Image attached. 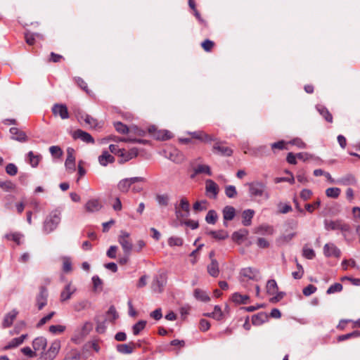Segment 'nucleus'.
<instances>
[{
    "mask_svg": "<svg viewBox=\"0 0 360 360\" xmlns=\"http://www.w3.org/2000/svg\"><path fill=\"white\" fill-rule=\"evenodd\" d=\"M61 220V212L58 210H53L46 217L43 224V230L46 233L53 231Z\"/></svg>",
    "mask_w": 360,
    "mask_h": 360,
    "instance_id": "f257e3e1",
    "label": "nucleus"
},
{
    "mask_svg": "<svg viewBox=\"0 0 360 360\" xmlns=\"http://www.w3.org/2000/svg\"><path fill=\"white\" fill-rule=\"evenodd\" d=\"M324 226L327 231H340L345 239L347 233H349L351 231L350 226L340 219L334 221L326 219L324 221Z\"/></svg>",
    "mask_w": 360,
    "mask_h": 360,
    "instance_id": "f03ea898",
    "label": "nucleus"
},
{
    "mask_svg": "<svg viewBox=\"0 0 360 360\" xmlns=\"http://www.w3.org/2000/svg\"><path fill=\"white\" fill-rule=\"evenodd\" d=\"M130 233L122 230L118 236L117 241L120 244L124 253L131 254L133 250L132 242L130 240Z\"/></svg>",
    "mask_w": 360,
    "mask_h": 360,
    "instance_id": "7ed1b4c3",
    "label": "nucleus"
},
{
    "mask_svg": "<svg viewBox=\"0 0 360 360\" xmlns=\"http://www.w3.org/2000/svg\"><path fill=\"white\" fill-rule=\"evenodd\" d=\"M60 349V342L53 341L46 352H42L39 360H53L55 359Z\"/></svg>",
    "mask_w": 360,
    "mask_h": 360,
    "instance_id": "20e7f679",
    "label": "nucleus"
},
{
    "mask_svg": "<svg viewBox=\"0 0 360 360\" xmlns=\"http://www.w3.org/2000/svg\"><path fill=\"white\" fill-rule=\"evenodd\" d=\"M144 179L140 176L126 178L120 181L117 184V188L122 193H127L131 186L136 182L143 181Z\"/></svg>",
    "mask_w": 360,
    "mask_h": 360,
    "instance_id": "39448f33",
    "label": "nucleus"
},
{
    "mask_svg": "<svg viewBox=\"0 0 360 360\" xmlns=\"http://www.w3.org/2000/svg\"><path fill=\"white\" fill-rule=\"evenodd\" d=\"M48 297L47 288L45 286H40L39 292L36 296V306L39 310H41L47 304Z\"/></svg>",
    "mask_w": 360,
    "mask_h": 360,
    "instance_id": "423d86ee",
    "label": "nucleus"
},
{
    "mask_svg": "<svg viewBox=\"0 0 360 360\" xmlns=\"http://www.w3.org/2000/svg\"><path fill=\"white\" fill-rule=\"evenodd\" d=\"M248 185L250 193L252 196L261 197L264 195L266 189L265 184L261 181H254L250 183Z\"/></svg>",
    "mask_w": 360,
    "mask_h": 360,
    "instance_id": "0eeeda50",
    "label": "nucleus"
},
{
    "mask_svg": "<svg viewBox=\"0 0 360 360\" xmlns=\"http://www.w3.org/2000/svg\"><path fill=\"white\" fill-rule=\"evenodd\" d=\"M139 155V150L137 148H131V149L127 150L124 148H122V152L120 154V160H119L120 164H123L126 162H128L135 158H136Z\"/></svg>",
    "mask_w": 360,
    "mask_h": 360,
    "instance_id": "6e6552de",
    "label": "nucleus"
},
{
    "mask_svg": "<svg viewBox=\"0 0 360 360\" xmlns=\"http://www.w3.org/2000/svg\"><path fill=\"white\" fill-rule=\"evenodd\" d=\"M164 153L165 158L175 163H181L184 160L183 154L175 148L165 150Z\"/></svg>",
    "mask_w": 360,
    "mask_h": 360,
    "instance_id": "1a4fd4ad",
    "label": "nucleus"
},
{
    "mask_svg": "<svg viewBox=\"0 0 360 360\" xmlns=\"http://www.w3.org/2000/svg\"><path fill=\"white\" fill-rule=\"evenodd\" d=\"M218 185L212 179H207L205 181V192L208 198L216 199L219 193Z\"/></svg>",
    "mask_w": 360,
    "mask_h": 360,
    "instance_id": "9d476101",
    "label": "nucleus"
},
{
    "mask_svg": "<svg viewBox=\"0 0 360 360\" xmlns=\"http://www.w3.org/2000/svg\"><path fill=\"white\" fill-rule=\"evenodd\" d=\"M148 132L150 134L153 133V136L157 140L166 141L172 139V134L171 131L168 130L156 131V129L154 126L148 128Z\"/></svg>",
    "mask_w": 360,
    "mask_h": 360,
    "instance_id": "9b49d317",
    "label": "nucleus"
},
{
    "mask_svg": "<svg viewBox=\"0 0 360 360\" xmlns=\"http://www.w3.org/2000/svg\"><path fill=\"white\" fill-rule=\"evenodd\" d=\"M323 254L326 257L339 258L341 256V251L334 243H330L324 245Z\"/></svg>",
    "mask_w": 360,
    "mask_h": 360,
    "instance_id": "f8f14e48",
    "label": "nucleus"
},
{
    "mask_svg": "<svg viewBox=\"0 0 360 360\" xmlns=\"http://www.w3.org/2000/svg\"><path fill=\"white\" fill-rule=\"evenodd\" d=\"M52 112L55 116H59L62 120L69 118L68 110L65 104H54L52 107Z\"/></svg>",
    "mask_w": 360,
    "mask_h": 360,
    "instance_id": "ddd939ff",
    "label": "nucleus"
},
{
    "mask_svg": "<svg viewBox=\"0 0 360 360\" xmlns=\"http://www.w3.org/2000/svg\"><path fill=\"white\" fill-rule=\"evenodd\" d=\"M212 151L216 154L226 157H229L233 154V150L231 148L220 142L214 143Z\"/></svg>",
    "mask_w": 360,
    "mask_h": 360,
    "instance_id": "4468645a",
    "label": "nucleus"
},
{
    "mask_svg": "<svg viewBox=\"0 0 360 360\" xmlns=\"http://www.w3.org/2000/svg\"><path fill=\"white\" fill-rule=\"evenodd\" d=\"M72 138L74 139H80L86 143H94L95 142L94 138L90 134L82 129L75 130L72 133Z\"/></svg>",
    "mask_w": 360,
    "mask_h": 360,
    "instance_id": "2eb2a0df",
    "label": "nucleus"
},
{
    "mask_svg": "<svg viewBox=\"0 0 360 360\" xmlns=\"http://www.w3.org/2000/svg\"><path fill=\"white\" fill-rule=\"evenodd\" d=\"M222 214L224 219V226L227 227V221H231L234 219L236 214V210L233 206L226 205L222 210Z\"/></svg>",
    "mask_w": 360,
    "mask_h": 360,
    "instance_id": "dca6fc26",
    "label": "nucleus"
},
{
    "mask_svg": "<svg viewBox=\"0 0 360 360\" xmlns=\"http://www.w3.org/2000/svg\"><path fill=\"white\" fill-rule=\"evenodd\" d=\"M9 131L11 134V139L19 141V142H26L27 141V136L25 132L19 129L17 127H11L9 129Z\"/></svg>",
    "mask_w": 360,
    "mask_h": 360,
    "instance_id": "f3484780",
    "label": "nucleus"
},
{
    "mask_svg": "<svg viewBox=\"0 0 360 360\" xmlns=\"http://www.w3.org/2000/svg\"><path fill=\"white\" fill-rule=\"evenodd\" d=\"M193 139L199 140L202 142L209 143L214 141V139L209 134L205 133L203 131H195L192 132H188Z\"/></svg>",
    "mask_w": 360,
    "mask_h": 360,
    "instance_id": "a211bd4d",
    "label": "nucleus"
},
{
    "mask_svg": "<svg viewBox=\"0 0 360 360\" xmlns=\"http://www.w3.org/2000/svg\"><path fill=\"white\" fill-rule=\"evenodd\" d=\"M76 288L72 285L71 283H68L60 292V300L65 302L71 298L72 295L75 293Z\"/></svg>",
    "mask_w": 360,
    "mask_h": 360,
    "instance_id": "6ab92c4d",
    "label": "nucleus"
},
{
    "mask_svg": "<svg viewBox=\"0 0 360 360\" xmlns=\"http://www.w3.org/2000/svg\"><path fill=\"white\" fill-rule=\"evenodd\" d=\"M74 149L68 148L67 150V158L65 162V167L68 169L75 171V158L73 155Z\"/></svg>",
    "mask_w": 360,
    "mask_h": 360,
    "instance_id": "aec40b11",
    "label": "nucleus"
},
{
    "mask_svg": "<svg viewBox=\"0 0 360 360\" xmlns=\"http://www.w3.org/2000/svg\"><path fill=\"white\" fill-rule=\"evenodd\" d=\"M18 314V311L16 309H13L12 311L6 314L2 322V327L4 328H6L11 326Z\"/></svg>",
    "mask_w": 360,
    "mask_h": 360,
    "instance_id": "412c9836",
    "label": "nucleus"
},
{
    "mask_svg": "<svg viewBox=\"0 0 360 360\" xmlns=\"http://www.w3.org/2000/svg\"><path fill=\"white\" fill-rule=\"evenodd\" d=\"M46 338L42 336L36 338L32 342V347L35 352L37 351L44 352V350L46 347Z\"/></svg>",
    "mask_w": 360,
    "mask_h": 360,
    "instance_id": "4be33fe9",
    "label": "nucleus"
},
{
    "mask_svg": "<svg viewBox=\"0 0 360 360\" xmlns=\"http://www.w3.org/2000/svg\"><path fill=\"white\" fill-rule=\"evenodd\" d=\"M269 317L266 312L262 311L252 316V323L254 326H260L268 321Z\"/></svg>",
    "mask_w": 360,
    "mask_h": 360,
    "instance_id": "5701e85b",
    "label": "nucleus"
},
{
    "mask_svg": "<svg viewBox=\"0 0 360 360\" xmlns=\"http://www.w3.org/2000/svg\"><path fill=\"white\" fill-rule=\"evenodd\" d=\"M115 161V158L107 150H103L102 154L98 156V162L103 167L107 166L110 163H113Z\"/></svg>",
    "mask_w": 360,
    "mask_h": 360,
    "instance_id": "b1692460",
    "label": "nucleus"
},
{
    "mask_svg": "<svg viewBox=\"0 0 360 360\" xmlns=\"http://www.w3.org/2000/svg\"><path fill=\"white\" fill-rule=\"evenodd\" d=\"M316 109L319 112V114L325 119L326 122L329 123L333 122V115L326 106L321 104H318L316 105Z\"/></svg>",
    "mask_w": 360,
    "mask_h": 360,
    "instance_id": "393cba45",
    "label": "nucleus"
},
{
    "mask_svg": "<svg viewBox=\"0 0 360 360\" xmlns=\"http://www.w3.org/2000/svg\"><path fill=\"white\" fill-rule=\"evenodd\" d=\"M180 208L185 212V214H181L180 211L176 210V214L177 217H187L190 214V203L186 198H182L179 204Z\"/></svg>",
    "mask_w": 360,
    "mask_h": 360,
    "instance_id": "a878e982",
    "label": "nucleus"
},
{
    "mask_svg": "<svg viewBox=\"0 0 360 360\" xmlns=\"http://www.w3.org/2000/svg\"><path fill=\"white\" fill-rule=\"evenodd\" d=\"M135 344L133 342L129 344H119L116 346L117 351L122 354H129L134 352Z\"/></svg>",
    "mask_w": 360,
    "mask_h": 360,
    "instance_id": "bb28decb",
    "label": "nucleus"
},
{
    "mask_svg": "<svg viewBox=\"0 0 360 360\" xmlns=\"http://www.w3.org/2000/svg\"><path fill=\"white\" fill-rule=\"evenodd\" d=\"M194 173L191 174V178H194L199 174H206L208 176H212L210 167L207 165H198L193 169Z\"/></svg>",
    "mask_w": 360,
    "mask_h": 360,
    "instance_id": "cd10ccee",
    "label": "nucleus"
},
{
    "mask_svg": "<svg viewBox=\"0 0 360 360\" xmlns=\"http://www.w3.org/2000/svg\"><path fill=\"white\" fill-rule=\"evenodd\" d=\"M255 212L252 210L248 209L242 213V224L245 226H250L252 224V219L253 218Z\"/></svg>",
    "mask_w": 360,
    "mask_h": 360,
    "instance_id": "c85d7f7f",
    "label": "nucleus"
},
{
    "mask_svg": "<svg viewBox=\"0 0 360 360\" xmlns=\"http://www.w3.org/2000/svg\"><path fill=\"white\" fill-rule=\"evenodd\" d=\"M207 272L212 277H217L219 274V263L216 259H212V262L207 265Z\"/></svg>",
    "mask_w": 360,
    "mask_h": 360,
    "instance_id": "c756f323",
    "label": "nucleus"
},
{
    "mask_svg": "<svg viewBox=\"0 0 360 360\" xmlns=\"http://www.w3.org/2000/svg\"><path fill=\"white\" fill-rule=\"evenodd\" d=\"M101 207L102 205L97 199L89 200L85 205L86 210L91 212L98 211Z\"/></svg>",
    "mask_w": 360,
    "mask_h": 360,
    "instance_id": "7c9ffc66",
    "label": "nucleus"
},
{
    "mask_svg": "<svg viewBox=\"0 0 360 360\" xmlns=\"http://www.w3.org/2000/svg\"><path fill=\"white\" fill-rule=\"evenodd\" d=\"M259 271L256 269H253L252 267L243 268L241 269L240 274L245 278H248L250 280H255L257 274Z\"/></svg>",
    "mask_w": 360,
    "mask_h": 360,
    "instance_id": "2f4dec72",
    "label": "nucleus"
},
{
    "mask_svg": "<svg viewBox=\"0 0 360 360\" xmlns=\"http://www.w3.org/2000/svg\"><path fill=\"white\" fill-rule=\"evenodd\" d=\"M249 232L245 229H240L237 231H235L232 234V239L233 241L236 242L237 243L240 244V240L243 238H246L248 235Z\"/></svg>",
    "mask_w": 360,
    "mask_h": 360,
    "instance_id": "473e14b6",
    "label": "nucleus"
},
{
    "mask_svg": "<svg viewBox=\"0 0 360 360\" xmlns=\"http://www.w3.org/2000/svg\"><path fill=\"white\" fill-rule=\"evenodd\" d=\"M193 295L195 297V299L204 302H207L210 300V297L207 295V293L200 288L195 289Z\"/></svg>",
    "mask_w": 360,
    "mask_h": 360,
    "instance_id": "72a5a7b5",
    "label": "nucleus"
},
{
    "mask_svg": "<svg viewBox=\"0 0 360 360\" xmlns=\"http://www.w3.org/2000/svg\"><path fill=\"white\" fill-rule=\"evenodd\" d=\"M249 299H250V297L248 295H243L238 292L233 293L231 297L232 301L233 302H235L236 304H247Z\"/></svg>",
    "mask_w": 360,
    "mask_h": 360,
    "instance_id": "f704fd0d",
    "label": "nucleus"
},
{
    "mask_svg": "<svg viewBox=\"0 0 360 360\" xmlns=\"http://www.w3.org/2000/svg\"><path fill=\"white\" fill-rule=\"evenodd\" d=\"M207 234L217 240H225L229 237L228 232L224 230L210 231Z\"/></svg>",
    "mask_w": 360,
    "mask_h": 360,
    "instance_id": "c9c22d12",
    "label": "nucleus"
},
{
    "mask_svg": "<svg viewBox=\"0 0 360 360\" xmlns=\"http://www.w3.org/2000/svg\"><path fill=\"white\" fill-rule=\"evenodd\" d=\"M119 318V314L115 307V306L112 305L109 307L108 311L106 312V318L107 321L114 323L116 319Z\"/></svg>",
    "mask_w": 360,
    "mask_h": 360,
    "instance_id": "e433bc0d",
    "label": "nucleus"
},
{
    "mask_svg": "<svg viewBox=\"0 0 360 360\" xmlns=\"http://www.w3.org/2000/svg\"><path fill=\"white\" fill-rule=\"evenodd\" d=\"M4 238L8 240H13L17 245H20V240L23 238V235L19 232L9 233L4 236Z\"/></svg>",
    "mask_w": 360,
    "mask_h": 360,
    "instance_id": "4c0bfd02",
    "label": "nucleus"
},
{
    "mask_svg": "<svg viewBox=\"0 0 360 360\" xmlns=\"http://www.w3.org/2000/svg\"><path fill=\"white\" fill-rule=\"evenodd\" d=\"M255 233L261 235H272L274 233V228L269 225H261L256 229Z\"/></svg>",
    "mask_w": 360,
    "mask_h": 360,
    "instance_id": "58836bf2",
    "label": "nucleus"
},
{
    "mask_svg": "<svg viewBox=\"0 0 360 360\" xmlns=\"http://www.w3.org/2000/svg\"><path fill=\"white\" fill-rule=\"evenodd\" d=\"M278 290L276 281L274 279H271L266 283V292L269 295H274Z\"/></svg>",
    "mask_w": 360,
    "mask_h": 360,
    "instance_id": "ea45409f",
    "label": "nucleus"
},
{
    "mask_svg": "<svg viewBox=\"0 0 360 360\" xmlns=\"http://www.w3.org/2000/svg\"><path fill=\"white\" fill-rule=\"evenodd\" d=\"M95 321L96 323V330L98 333H104L106 330L105 323L107 319L101 320L99 316H96L95 318Z\"/></svg>",
    "mask_w": 360,
    "mask_h": 360,
    "instance_id": "a19ab883",
    "label": "nucleus"
},
{
    "mask_svg": "<svg viewBox=\"0 0 360 360\" xmlns=\"http://www.w3.org/2000/svg\"><path fill=\"white\" fill-rule=\"evenodd\" d=\"M218 219V215L215 210H210L207 213L205 221L210 224H215Z\"/></svg>",
    "mask_w": 360,
    "mask_h": 360,
    "instance_id": "79ce46f5",
    "label": "nucleus"
},
{
    "mask_svg": "<svg viewBox=\"0 0 360 360\" xmlns=\"http://www.w3.org/2000/svg\"><path fill=\"white\" fill-rule=\"evenodd\" d=\"M146 321L140 320L132 326V332L134 335H138L146 326Z\"/></svg>",
    "mask_w": 360,
    "mask_h": 360,
    "instance_id": "37998d69",
    "label": "nucleus"
},
{
    "mask_svg": "<svg viewBox=\"0 0 360 360\" xmlns=\"http://www.w3.org/2000/svg\"><path fill=\"white\" fill-rule=\"evenodd\" d=\"M27 156L29 158V162L30 165L32 167H37L39 165V162L41 160V155H34L32 151H30L27 153Z\"/></svg>",
    "mask_w": 360,
    "mask_h": 360,
    "instance_id": "c03bdc74",
    "label": "nucleus"
},
{
    "mask_svg": "<svg viewBox=\"0 0 360 360\" xmlns=\"http://www.w3.org/2000/svg\"><path fill=\"white\" fill-rule=\"evenodd\" d=\"M113 125L115 130L120 134H126L130 131V129L121 122H115Z\"/></svg>",
    "mask_w": 360,
    "mask_h": 360,
    "instance_id": "a18cd8bd",
    "label": "nucleus"
},
{
    "mask_svg": "<svg viewBox=\"0 0 360 360\" xmlns=\"http://www.w3.org/2000/svg\"><path fill=\"white\" fill-rule=\"evenodd\" d=\"M156 201L160 206H167L169 205V196L168 194H158L155 197Z\"/></svg>",
    "mask_w": 360,
    "mask_h": 360,
    "instance_id": "49530a36",
    "label": "nucleus"
},
{
    "mask_svg": "<svg viewBox=\"0 0 360 360\" xmlns=\"http://www.w3.org/2000/svg\"><path fill=\"white\" fill-rule=\"evenodd\" d=\"M358 337H360V330H354L352 333L339 335L338 338V341L342 342V341L347 340L350 338H358Z\"/></svg>",
    "mask_w": 360,
    "mask_h": 360,
    "instance_id": "de8ad7c7",
    "label": "nucleus"
},
{
    "mask_svg": "<svg viewBox=\"0 0 360 360\" xmlns=\"http://www.w3.org/2000/svg\"><path fill=\"white\" fill-rule=\"evenodd\" d=\"M341 190L339 188L333 187L326 190V195L328 198H338L340 195Z\"/></svg>",
    "mask_w": 360,
    "mask_h": 360,
    "instance_id": "09e8293b",
    "label": "nucleus"
},
{
    "mask_svg": "<svg viewBox=\"0 0 360 360\" xmlns=\"http://www.w3.org/2000/svg\"><path fill=\"white\" fill-rule=\"evenodd\" d=\"M75 83L79 86L83 91H84L86 94H89L90 91L88 88L87 84L85 81L80 77H75L74 78Z\"/></svg>",
    "mask_w": 360,
    "mask_h": 360,
    "instance_id": "8fccbe9b",
    "label": "nucleus"
},
{
    "mask_svg": "<svg viewBox=\"0 0 360 360\" xmlns=\"http://www.w3.org/2000/svg\"><path fill=\"white\" fill-rule=\"evenodd\" d=\"M207 204V201L206 200H203L201 201H196L193 205V208L195 212H200L207 210L206 205Z\"/></svg>",
    "mask_w": 360,
    "mask_h": 360,
    "instance_id": "3c124183",
    "label": "nucleus"
},
{
    "mask_svg": "<svg viewBox=\"0 0 360 360\" xmlns=\"http://www.w3.org/2000/svg\"><path fill=\"white\" fill-rule=\"evenodd\" d=\"M342 285L340 283H335L331 285L327 290L326 293L328 295L335 292H340L342 290Z\"/></svg>",
    "mask_w": 360,
    "mask_h": 360,
    "instance_id": "603ef678",
    "label": "nucleus"
},
{
    "mask_svg": "<svg viewBox=\"0 0 360 360\" xmlns=\"http://www.w3.org/2000/svg\"><path fill=\"white\" fill-rule=\"evenodd\" d=\"M184 240L180 237L172 236L168 239V245L172 246H181L183 245Z\"/></svg>",
    "mask_w": 360,
    "mask_h": 360,
    "instance_id": "864d4df0",
    "label": "nucleus"
},
{
    "mask_svg": "<svg viewBox=\"0 0 360 360\" xmlns=\"http://www.w3.org/2000/svg\"><path fill=\"white\" fill-rule=\"evenodd\" d=\"M355 181L356 180L354 176L352 174H348L346 176L338 180L337 183L343 185H349L355 183Z\"/></svg>",
    "mask_w": 360,
    "mask_h": 360,
    "instance_id": "5fc2aeb1",
    "label": "nucleus"
},
{
    "mask_svg": "<svg viewBox=\"0 0 360 360\" xmlns=\"http://www.w3.org/2000/svg\"><path fill=\"white\" fill-rule=\"evenodd\" d=\"M80 353L77 349H72L65 356L63 360H79L80 359Z\"/></svg>",
    "mask_w": 360,
    "mask_h": 360,
    "instance_id": "6e6d98bb",
    "label": "nucleus"
},
{
    "mask_svg": "<svg viewBox=\"0 0 360 360\" xmlns=\"http://www.w3.org/2000/svg\"><path fill=\"white\" fill-rule=\"evenodd\" d=\"M225 194L229 198H233L237 195V191L234 186L229 185L225 187Z\"/></svg>",
    "mask_w": 360,
    "mask_h": 360,
    "instance_id": "4d7b16f0",
    "label": "nucleus"
},
{
    "mask_svg": "<svg viewBox=\"0 0 360 360\" xmlns=\"http://www.w3.org/2000/svg\"><path fill=\"white\" fill-rule=\"evenodd\" d=\"M84 120L86 124H89L92 128H96L98 125V121L96 119L94 118L89 115L85 114L84 117Z\"/></svg>",
    "mask_w": 360,
    "mask_h": 360,
    "instance_id": "13d9d810",
    "label": "nucleus"
},
{
    "mask_svg": "<svg viewBox=\"0 0 360 360\" xmlns=\"http://www.w3.org/2000/svg\"><path fill=\"white\" fill-rule=\"evenodd\" d=\"M65 330V326L62 325H51L49 326V332L52 334H60Z\"/></svg>",
    "mask_w": 360,
    "mask_h": 360,
    "instance_id": "bf43d9fd",
    "label": "nucleus"
},
{
    "mask_svg": "<svg viewBox=\"0 0 360 360\" xmlns=\"http://www.w3.org/2000/svg\"><path fill=\"white\" fill-rule=\"evenodd\" d=\"M63 271L65 273L72 271V262L70 258L68 257H63Z\"/></svg>",
    "mask_w": 360,
    "mask_h": 360,
    "instance_id": "052dcab7",
    "label": "nucleus"
},
{
    "mask_svg": "<svg viewBox=\"0 0 360 360\" xmlns=\"http://www.w3.org/2000/svg\"><path fill=\"white\" fill-rule=\"evenodd\" d=\"M302 256L307 259H313L316 254L313 249L304 247L302 249Z\"/></svg>",
    "mask_w": 360,
    "mask_h": 360,
    "instance_id": "680f3d73",
    "label": "nucleus"
},
{
    "mask_svg": "<svg viewBox=\"0 0 360 360\" xmlns=\"http://www.w3.org/2000/svg\"><path fill=\"white\" fill-rule=\"evenodd\" d=\"M49 152L52 156L60 158L63 155L62 149L58 146H52L49 148Z\"/></svg>",
    "mask_w": 360,
    "mask_h": 360,
    "instance_id": "e2e57ef3",
    "label": "nucleus"
},
{
    "mask_svg": "<svg viewBox=\"0 0 360 360\" xmlns=\"http://www.w3.org/2000/svg\"><path fill=\"white\" fill-rule=\"evenodd\" d=\"M0 188L5 191H10L14 190L15 186V184L11 181H0Z\"/></svg>",
    "mask_w": 360,
    "mask_h": 360,
    "instance_id": "0e129e2a",
    "label": "nucleus"
},
{
    "mask_svg": "<svg viewBox=\"0 0 360 360\" xmlns=\"http://www.w3.org/2000/svg\"><path fill=\"white\" fill-rule=\"evenodd\" d=\"M212 315L214 316V319L217 321H221L223 319L224 313L222 312L221 309L219 305L214 306Z\"/></svg>",
    "mask_w": 360,
    "mask_h": 360,
    "instance_id": "69168bd1",
    "label": "nucleus"
},
{
    "mask_svg": "<svg viewBox=\"0 0 360 360\" xmlns=\"http://www.w3.org/2000/svg\"><path fill=\"white\" fill-rule=\"evenodd\" d=\"M201 46L206 52H210L214 46V43L210 39H205L201 43Z\"/></svg>",
    "mask_w": 360,
    "mask_h": 360,
    "instance_id": "338daca9",
    "label": "nucleus"
},
{
    "mask_svg": "<svg viewBox=\"0 0 360 360\" xmlns=\"http://www.w3.org/2000/svg\"><path fill=\"white\" fill-rule=\"evenodd\" d=\"M6 172L8 175L15 176L18 173V167L13 163H9L6 167Z\"/></svg>",
    "mask_w": 360,
    "mask_h": 360,
    "instance_id": "774afa93",
    "label": "nucleus"
}]
</instances>
